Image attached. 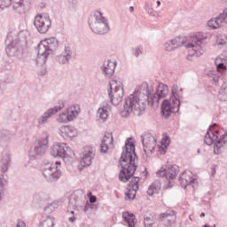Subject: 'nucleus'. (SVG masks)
<instances>
[{"label": "nucleus", "instance_id": "1", "mask_svg": "<svg viewBox=\"0 0 227 227\" xmlns=\"http://www.w3.org/2000/svg\"><path fill=\"white\" fill-rule=\"evenodd\" d=\"M137 153H136V140L132 137H128L125 141V145L119 159V164L121 170L119 173L120 182L127 184L130 178H134L136 171H137Z\"/></svg>", "mask_w": 227, "mask_h": 227}, {"label": "nucleus", "instance_id": "2", "mask_svg": "<svg viewBox=\"0 0 227 227\" xmlns=\"http://www.w3.org/2000/svg\"><path fill=\"white\" fill-rule=\"evenodd\" d=\"M148 82H144L125 99L123 110L121 112V118H129L132 111H145V107L148 106Z\"/></svg>", "mask_w": 227, "mask_h": 227}, {"label": "nucleus", "instance_id": "3", "mask_svg": "<svg viewBox=\"0 0 227 227\" xmlns=\"http://www.w3.org/2000/svg\"><path fill=\"white\" fill-rule=\"evenodd\" d=\"M184 89L178 90V85L174 84L171 89L172 102L169 99H164L160 106V114L164 120H168L171 114H176L180 111V106L182 102L181 98H184Z\"/></svg>", "mask_w": 227, "mask_h": 227}, {"label": "nucleus", "instance_id": "4", "mask_svg": "<svg viewBox=\"0 0 227 227\" xmlns=\"http://www.w3.org/2000/svg\"><path fill=\"white\" fill-rule=\"evenodd\" d=\"M58 47H59V41L56 37H50L41 41L37 45V61H42L43 65H45L49 56L58 51Z\"/></svg>", "mask_w": 227, "mask_h": 227}, {"label": "nucleus", "instance_id": "5", "mask_svg": "<svg viewBox=\"0 0 227 227\" xmlns=\"http://www.w3.org/2000/svg\"><path fill=\"white\" fill-rule=\"evenodd\" d=\"M89 26L93 33L96 35H106L109 33V22L104 13L97 11L94 15L89 18Z\"/></svg>", "mask_w": 227, "mask_h": 227}, {"label": "nucleus", "instance_id": "6", "mask_svg": "<svg viewBox=\"0 0 227 227\" xmlns=\"http://www.w3.org/2000/svg\"><path fill=\"white\" fill-rule=\"evenodd\" d=\"M49 148V133L44 132L43 137L36 140L34 144V147L28 152V157L30 160H35L40 157L45 155V150Z\"/></svg>", "mask_w": 227, "mask_h": 227}, {"label": "nucleus", "instance_id": "7", "mask_svg": "<svg viewBox=\"0 0 227 227\" xmlns=\"http://www.w3.org/2000/svg\"><path fill=\"white\" fill-rule=\"evenodd\" d=\"M147 89L149 90L148 93V106H153V104H160L162 98H166L168 97V91L169 89L168 85L160 82L156 87V91L153 93V82H151L149 85L147 83Z\"/></svg>", "mask_w": 227, "mask_h": 227}, {"label": "nucleus", "instance_id": "8", "mask_svg": "<svg viewBox=\"0 0 227 227\" xmlns=\"http://www.w3.org/2000/svg\"><path fill=\"white\" fill-rule=\"evenodd\" d=\"M5 45V52L9 58H17V59L22 58V43L20 40L13 39L12 35H7Z\"/></svg>", "mask_w": 227, "mask_h": 227}, {"label": "nucleus", "instance_id": "9", "mask_svg": "<svg viewBox=\"0 0 227 227\" xmlns=\"http://www.w3.org/2000/svg\"><path fill=\"white\" fill-rule=\"evenodd\" d=\"M109 86L108 95L113 106H120L123 100V85L118 80H112Z\"/></svg>", "mask_w": 227, "mask_h": 227}, {"label": "nucleus", "instance_id": "10", "mask_svg": "<svg viewBox=\"0 0 227 227\" xmlns=\"http://www.w3.org/2000/svg\"><path fill=\"white\" fill-rule=\"evenodd\" d=\"M17 13H26L27 6H29V0H0V8H10L12 6Z\"/></svg>", "mask_w": 227, "mask_h": 227}, {"label": "nucleus", "instance_id": "11", "mask_svg": "<svg viewBox=\"0 0 227 227\" xmlns=\"http://www.w3.org/2000/svg\"><path fill=\"white\" fill-rule=\"evenodd\" d=\"M34 26L37 29L38 33L41 35H45V33L51 29L52 21H51V17L49 14H37L35 17Z\"/></svg>", "mask_w": 227, "mask_h": 227}, {"label": "nucleus", "instance_id": "12", "mask_svg": "<svg viewBox=\"0 0 227 227\" xmlns=\"http://www.w3.org/2000/svg\"><path fill=\"white\" fill-rule=\"evenodd\" d=\"M204 40L205 37H201V34L190 35L185 47L186 49H192L197 56H202L203 52H205L201 46Z\"/></svg>", "mask_w": 227, "mask_h": 227}, {"label": "nucleus", "instance_id": "13", "mask_svg": "<svg viewBox=\"0 0 227 227\" xmlns=\"http://www.w3.org/2000/svg\"><path fill=\"white\" fill-rule=\"evenodd\" d=\"M142 145L144 146V153L148 157V153H153L157 146V138L148 133L141 136Z\"/></svg>", "mask_w": 227, "mask_h": 227}, {"label": "nucleus", "instance_id": "14", "mask_svg": "<svg viewBox=\"0 0 227 227\" xmlns=\"http://www.w3.org/2000/svg\"><path fill=\"white\" fill-rule=\"evenodd\" d=\"M178 171H180L178 166L176 165H168L167 168H160L156 173L157 176H161L162 178H167L168 182L170 180H175L176 176L178 175Z\"/></svg>", "mask_w": 227, "mask_h": 227}, {"label": "nucleus", "instance_id": "15", "mask_svg": "<svg viewBox=\"0 0 227 227\" xmlns=\"http://www.w3.org/2000/svg\"><path fill=\"white\" fill-rule=\"evenodd\" d=\"M217 134H219V129H217V124L214 123L213 125H210L204 138L205 145H207V146H212V145H215V141L219 139V136H217Z\"/></svg>", "mask_w": 227, "mask_h": 227}, {"label": "nucleus", "instance_id": "16", "mask_svg": "<svg viewBox=\"0 0 227 227\" xmlns=\"http://www.w3.org/2000/svg\"><path fill=\"white\" fill-rule=\"evenodd\" d=\"M139 176H134L128 184L127 192H125V196L128 197V200L136 199V193L139 191Z\"/></svg>", "mask_w": 227, "mask_h": 227}, {"label": "nucleus", "instance_id": "17", "mask_svg": "<svg viewBox=\"0 0 227 227\" xmlns=\"http://www.w3.org/2000/svg\"><path fill=\"white\" fill-rule=\"evenodd\" d=\"M68 152V145L66 143H56L51 146V154L52 157H59L65 159Z\"/></svg>", "mask_w": 227, "mask_h": 227}, {"label": "nucleus", "instance_id": "18", "mask_svg": "<svg viewBox=\"0 0 227 227\" xmlns=\"http://www.w3.org/2000/svg\"><path fill=\"white\" fill-rule=\"evenodd\" d=\"M65 107V102L63 101H59V106H54L53 108L48 109L39 119H38V123L40 125H43L47 121L51 116L56 114V113H59L61 109Z\"/></svg>", "mask_w": 227, "mask_h": 227}, {"label": "nucleus", "instance_id": "19", "mask_svg": "<svg viewBox=\"0 0 227 227\" xmlns=\"http://www.w3.org/2000/svg\"><path fill=\"white\" fill-rule=\"evenodd\" d=\"M77 114H79V112H77L75 106H71L68 110L59 114L57 120L59 123H68V121H74L77 117Z\"/></svg>", "mask_w": 227, "mask_h": 227}, {"label": "nucleus", "instance_id": "20", "mask_svg": "<svg viewBox=\"0 0 227 227\" xmlns=\"http://www.w3.org/2000/svg\"><path fill=\"white\" fill-rule=\"evenodd\" d=\"M117 62L111 61V60H105L103 65L100 67V70L103 74V75H106V77H110L114 74V70L116 69Z\"/></svg>", "mask_w": 227, "mask_h": 227}, {"label": "nucleus", "instance_id": "21", "mask_svg": "<svg viewBox=\"0 0 227 227\" xmlns=\"http://www.w3.org/2000/svg\"><path fill=\"white\" fill-rule=\"evenodd\" d=\"M93 157H95V153H93V147H85L82 157L81 159V165L83 168H88V166H91Z\"/></svg>", "mask_w": 227, "mask_h": 227}, {"label": "nucleus", "instance_id": "22", "mask_svg": "<svg viewBox=\"0 0 227 227\" xmlns=\"http://www.w3.org/2000/svg\"><path fill=\"white\" fill-rule=\"evenodd\" d=\"M176 221V215L175 211H170L169 213L160 214V222L163 223L164 226L169 227Z\"/></svg>", "mask_w": 227, "mask_h": 227}, {"label": "nucleus", "instance_id": "23", "mask_svg": "<svg viewBox=\"0 0 227 227\" xmlns=\"http://www.w3.org/2000/svg\"><path fill=\"white\" fill-rule=\"evenodd\" d=\"M62 172L58 167L50 170V172H46L43 176L46 182L52 184V182H58L59 178H61Z\"/></svg>", "mask_w": 227, "mask_h": 227}, {"label": "nucleus", "instance_id": "24", "mask_svg": "<svg viewBox=\"0 0 227 227\" xmlns=\"http://www.w3.org/2000/svg\"><path fill=\"white\" fill-rule=\"evenodd\" d=\"M60 135L62 137H70V139H72V137H75V136H77V129L69 125L62 126L60 127Z\"/></svg>", "mask_w": 227, "mask_h": 227}, {"label": "nucleus", "instance_id": "25", "mask_svg": "<svg viewBox=\"0 0 227 227\" xmlns=\"http://www.w3.org/2000/svg\"><path fill=\"white\" fill-rule=\"evenodd\" d=\"M227 143V130L223 135L220 136V137L215 142V155H219L221 153V148L224 146Z\"/></svg>", "mask_w": 227, "mask_h": 227}, {"label": "nucleus", "instance_id": "26", "mask_svg": "<svg viewBox=\"0 0 227 227\" xmlns=\"http://www.w3.org/2000/svg\"><path fill=\"white\" fill-rule=\"evenodd\" d=\"M160 187H162V184L160 180H154L151 185L148 187L147 194L148 196H153V194H159V191H160Z\"/></svg>", "mask_w": 227, "mask_h": 227}, {"label": "nucleus", "instance_id": "27", "mask_svg": "<svg viewBox=\"0 0 227 227\" xmlns=\"http://www.w3.org/2000/svg\"><path fill=\"white\" fill-rule=\"evenodd\" d=\"M49 200H51V197L49 194L41 192L34 196V201L38 203L41 207L45 205L46 203H49Z\"/></svg>", "mask_w": 227, "mask_h": 227}, {"label": "nucleus", "instance_id": "28", "mask_svg": "<svg viewBox=\"0 0 227 227\" xmlns=\"http://www.w3.org/2000/svg\"><path fill=\"white\" fill-rule=\"evenodd\" d=\"M11 162L12 157L10 156V154L6 153L2 157L0 161V169L2 173H6V171H8Z\"/></svg>", "mask_w": 227, "mask_h": 227}, {"label": "nucleus", "instance_id": "29", "mask_svg": "<svg viewBox=\"0 0 227 227\" xmlns=\"http://www.w3.org/2000/svg\"><path fill=\"white\" fill-rule=\"evenodd\" d=\"M122 218L124 222L128 223L129 227H136V215L134 214L129 213V211L122 213Z\"/></svg>", "mask_w": 227, "mask_h": 227}, {"label": "nucleus", "instance_id": "30", "mask_svg": "<svg viewBox=\"0 0 227 227\" xmlns=\"http://www.w3.org/2000/svg\"><path fill=\"white\" fill-rule=\"evenodd\" d=\"M98 114L99 115L100 120L106 121L107 118H109V106L107 105L100 106L98 110Z\"/></svg>", "mask_w": 227, "mask_h": 227}, {"label": "nucleus", "instance_id": "31", "mask_svg": "<svg viewBox=\"0 0 227 227\" xmlns=\"http://www.w3.org/2000/svg\"><path fill=\"white\" fill-rule=\"evenodd\" d=\"M39 227H54V219L51 215L43 216Z\"/></svg>", "mask_w": 227, "mask_h": 227}, {"label": "nucleus", "instance_id": "32", "mask_svg": "<svg viewBox=\"0 0 227 227\" xmlns=\"http://www.w3.org/2000/svg\"><path fill=\"white\" fill-rule=\"evenodd\" d=\"M56 168V165L51 161L44 160L42 165V173L43 176L49 173L50 171L53 170Z\"/></svg>", "mask_w": 227, "mask_h": 227}, {"label": "nucleus", "instance_id": "33", "mask_svg": "<svg viewBox=\"0 0 227 227\" xmlns=\"http://www.w3.org/2000/svg\"><path fill=\"white\" fill-rule=\"evenodd\" d=\"M12 132L8 129H2L0 131V143H6L12 139Z\"/></svg>", "mask_w": 227, "mask_h": 227}, {"label": "nucleus", "instance_id": "34", "mask_svg": "<svg viewBox=\"0 0 227 227\" xmlns=\"http://www.w3.org/2000/svg\"><path fill=\"white\" fill-rule=\"evenodd\" d=\"M179 182H180L181 187H183V189H186L187 185H192V184H194V182H196V179L194 177H189L187 179L180 176Z\"/></svg>", "mask_w": 227, "mask_h": 227}, {"label": "nucleus", "instance_id": "35", "mask_svg": "<svg viewBox=\"0 0 227 227\" xmlns=\"http://www.w3.org/2000/svg\"><path fill=\"white\" fill-rule=\"evenodd\" d=\"M46 206L43 207L44 214H52L56 208H58V203L56 201L46 203Z\"/></svg>", "mask_w": 227, "mask_h": 227}, {"label": "nucleus", "instance_id": "36", "mask_svg": "<svg viewBox=\"0 0 227 227\" xmlns=\"http://www.w3.org/2000/svg\"><path fill=\"white\" fill-rule=\"evenodd\" d=\"M109 139V137L106 135L104 136L103 139L101 140L100 144V152L101 153H107V151L109 150V145H107V140Z\"/></svg>", "mask_w": 227, "mask_h": 227}, {"label": "nucleus", "instance_id": "37", "mask_svg": "<svg viewBox=\"0 0 227 227\" xmlns=\"http://www.w3.org/2000/svg\"><path fill=\"white\" fill-rule=\"evenodd\" d=\"M217 61H218V59H216L215 60V65L216 67V70H218V72H220V74H222L223 77H224V73L227 70L226 64H224L223 62L217 63Z\"/></svg>", "mask_w": 227, "mask_h": 227}, {"label": "nucleus", "instance_id": "38", "mask_svg": "<svg viewBox=\"0 0 227 227\" xmlns=\"http://www.w3.org/2000/svg\"><path fill=\"white\" fill-rule=\"evenodd\" d=\"M174 43L176 45V48L178 49V47H182V45L185 44V42H187V37L179 35L173 39Z\"/></svg>", "mask_w": 227, "mask_h": 227}, {"label": "nucleus", "instance_id": "39", "mask_svg": "<svg viewBox=\"0 0 227 227\" xmlns=\"http://www.w3.org/2000/svg\"><path fill=\"white\" fill-rule=\"evenodd\" d=\"M164 49L168 52H171V51H175V49H176V44H175V41L173 39L167 41L164 43Z\"/></svg>", "mask_w": 227, "mask_h": 227}, {"label": "nucleus", "instance_id": "40", "mask_svg": "<svg viewBox=\"0 0 227 227\" xmlns=\"http://www.w3.org/2000/svg\"><path fill=\"white\" fill-rule=\"evenodd\" d=\"M217 45H226L227 44V35H218L216 37Z\"/></svg>", "mask_w": 227, "mask_h": 227}, {"label": "nucleus", "instance_id": "41", "mask_svg": "<svg viewBox=\"0 0 227 227\" xmlns=\"http://www.w3.org/2000/svg\"><path fill=\"white\" fill-rule=\"evenodd\" d=\"M219 95L223 98L222 100H226L227 98V85H226V82H224L222 86V88L220 89L219 90Z\"/></svg>", "mask_w": 227, "mask_h": 227}, {"label": "nucleus", "instance_id": "42", "mask_svg": "<svg viewBox=\"0 0 227 227\" xmlns=\"http://www.w3.org/2000/svg\"><path fill=\"white\" fill-rule=\"evenodd\" d=\"M57 60L60 65H67L70 59H67L63 53L57 57Z\"/></svg>", "mask_w": 227, "mask_h": 227}, {"label": "nucleus", "instance_id": "43", "mask_svg": "<svg viewBox=\"0 0 227 227\" xmlns=\"http://www.w3.org/2000/svg\"><path fill=\"white\" fill-rule=\"evenodd\" d=\"M226 19L227 18L224 16V14L221 13L219 16L215 18V24H216V26H221L223 22H226Z\"/></svg>", "mask_w": 227, "mask_h": 227}, {"label": "nucleus", "instance_id": "44", "mask_svg": "<svg viewBox=\"0 0 227 227\" xmlns=\"http://www.w3.org/2000/svg\"><path fill=\"white\" fill-rule=\"evenodd\" d=\"M132 54L133 56H136V58H139L140 54H143V47L137 46L136 48H133Z\"/></svg>", "mask_w": 227, "mask_h": 227}, {"label": "nucleus", "instance_id": "45", "mask_svg": "<svg viewBox=\"0 0 227 227\" xmlns=\"http://www.w3.org/2000/svg\"><path fill=\"white\" fill-rule=\"evenodd\" d=\"M207 26L211 29H219V27H221L220 25L215 24V19H211L210 20H208Z\"/></svg>", "mask_w": 227, "mask_h": 227}, {"label": "nucleus", "instance_id": "46", "mask_svg": "<svg viewBox=\"0 0 227 227\" xmlns=\"http://www.w3.org/2000/svg\"><path fill=\"white\" fill-rule=\"evenodd\" d=\"M66 58L71 59L72 58V49L69 46H65L64 52L62 53Z\"/></svg>", "mask_w": 227, "mask_h": 227}, {"label": "nucleus", "instance_id": "47", "mask_svg": "<svg viewBox=\"0 0 227 227\" xmlns=\"http://www.w3.org/2000/svg\"><path fill=\"white\" fill-rule=\"evenodd\" d=\"M77 201H79V197H77V195H72L69 198V205L72 207H77Z\"/></svg>", "mask_w": 227, "mask_h": 227}, {"label": "nucleus", "instance_id": "48", "mask_svg": "<svg viewBox=\"0 0 227 227\" xmlns=\"http://www.w3.org/2000/svg\"><path fill=\"white\" fill-rule=\"evenodd\" d=\"M144 224L145 226H152L153 224V218L145 215L144 217Z\"/></svg>", "mask_w": 227, "mask_h": 227}, {"label": "nucleus", "instance_id": "49", "mask_svg": "<svg viewBox=\"0 0 227 227\" xmlns=\"http://www.w3.org/2000/svg\"><path fill=\"white\" fill-rule=\"evenodd\" d=\"M171 143V141L169 140V136H165L161 141V145H166V146H169V144Z\"/></svg>", "mask_w": 227, "mask_h": 227}, {"label": "nucleus", "instance_id": "50", "mask_svg": "<svg viewBox=\"0 0 227 227\" xmlns=\"http://www.w3.org/2000/svg\"><path fill=\"white\" fill-rule=\"evenodd\" d=\"M6 84L4 82H0V95H4L6 91Z\"/></svg>", "mask_w": 227, "mask_h": 227}, {"label": "nucleus", "instance_id": "51", "mask_svg": "<svg viewBox=\"0 0 227 227\" xmlns=\"http://www.w3.org/2000/svg\"><path fill=\"white\" fill-rule=\"evenodd\" d=\"M4 189V184H3V175H0V201L3 200L1 194H3Z\"/></svg>", "mask_w": 227, "mask_h": 227}, {"label": "nucleus", "instance_id": "52", "mask_svg": "<svg viewBox=\"0 0 227 227\" xmlns=\"http://www.w3.org/2000/svg\"><path fill=\"white\" fill-rule=\"evenodd\" d=\"M168 150V146L166 145H159V152L160 155H166V151Z\"/></svg>", "mask_w": 227, "mask_h": 227}, {"label": "nucleus", "instance_id": "53", "mask_svg": "<svg viewBox=\"0 0 227 227\" xmlns=\"http://www.w3.org/2000/svg\"><path fill=\"white\" fill-rule=\"evenodd\" d=\"M16 227H26V222L22 220H19Z\"/></svg>", "mask_w": 227, "mask_h": 227}, {"label": "nucleus", "instance_id": "54", "mask_svg": "<svg viewBox=\"0 0 227 227\" xmlns=\"http://www.w3.org/2000/svg\"><path fill=\"white\" fill-rule=\"evenodd\" d=\"M89 201L90 204L97 203V196L92 195L91 197H90Z\"/></svg>", "mask_w": 227, "mask_h": 227}, {"label": "nucleus", "instance_id": "55", "mask_svg": "<svg viewBox=\"0 0 227 227\" xmlns=\"http://www.w3.org/2000/svg\"><path fill=\"white\" fill-rule=\"evenodd\" d=\"M5 84H12L13 82V78H7L4 81Z\"/></svg>", "mask_w": 227, "mask_h": 227}, {"label": "nucleus", "instance_id": "56", "mask_svg": "<svg viewBox=\"0 0 227 227\" xmlns=\"http://www.w3.org/2000/svg\"><path fill=\"white\" fill-rule=\"evenodd\" d=\"M88 210H90V203L87 201V203L83 207V212H88Z\"/></svg>", "mask_w": 227, "mask_h": 227}, {"label": "nucleus", "instance_id": "57", "mask_svg": "<svg viewBox=\"0 0 227 227\" xmlns=\"http://www.w3.org/2000/svg\"><path fill=\"white\" fill-rule=\"evenodd\" d=\"M76 219L77 218H75V216H71V217H69L68 221H69V223H75Z\"/></svg>", "mask_w": 227, "mask_h": 227}, {"label": "nucleus", "instance_id": "58", "mask_svg": "<svg viewBox=\"0 0 227 227\" xmlns=\"http://www.w3.org/2000/svg\"><path fill=\"white\" fill-rule=\"evenodd\" d=\"M89 207H90V208H91L92 210L97 209V205H95V204H90V203H89Z\"/></svg>", "mask_w": 227, "mask_h": 227}, {"label": "nucleus", "instance_id": "59", "mask_svg": "<svg viewBox=\"0 0 227 227\" xmlns=\"http://www.w3.org/2000/svg\"><path fill=\"white\" fill-rule=\"evenodd\" d=\"M211 169H212V170H211V176H215V168L214 167V168H212Z\"/></svg>", "mask_w": 227, "mask_h": 227}, {"label": "nucleus", "instance_id": "60", "mask_svg": "<svg viewBox=\"0 0 227 227\" xmlns=\"http://www.w3.org/2000/svg\"><path fill=\"white\" fill-rule=\"evenodd\" d=\"M53 166H55V168H58V166H61V161H56L55 164H53Z\"/></svg>", "mask_w": 227, "mask_h": 227}, {"label": "nucleus", "instance_id": "61", "mask_svg": "<svg viewBox=\"0 0 227 227\" xmlns=\"http://www.w3.org/2000/svg\"><path fill=\"white\" fill-rule=\"evenodd\" d=\"M129 12H130V13H132V12H134V6L129 7Z\"/></svg>", "mask_w": 227, "mask_h": 227}, {"label": "nucleus", "instance_id": "62", "mask_svg": "<svg viewBox=\"0 0 227 227\" xmlns=\"http://www.w3.org/2000/svg\"><path fill=\"white\" fill-rule=\"evenodd\" d=\"M156 4H157V6H160V1L158 0V1L156 2Z\"/></svg>", "mask_w": 227, "mask_h": 227}, {"label": "nucleus", "instance_id": "63", "mask_svg": "<svg viewBox=\"0 0 227 227\" xmlns=\"http://www.w3.org/2000/svg\"><path fill=\"white\" fill-rule=\"evenodd\" d=\"M200 217H205V213H201Z\"/></svg>", "mask_w": 227, "mask_h": 227}, {"label": "nucleus", "instance_id": "64", "mask_svg": "<svg viewBox=\"0 0 227 227\" xmlns=\"http://www.w3.org/2000/svg\"><path fill=\"white\" fill-rule=\"evenodd\" d=\"M223 15H224V17H226L227 18V11L226 12H223Z\"/></svg>", "mask_w": 227, "mask_h": 227}]
</instances>
